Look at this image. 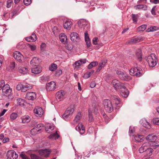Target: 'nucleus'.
I'll use <instances>...</instances> for the list:
<instances>
[{
  "mask_svg": "<svg viewBox=\"0 0 159 159\" xmlns=\"http://www.w3.org/2000/svg\"><path fill=\"white\" fill-rule=\"evenodd\" d=\"M12 90L10 88L8 84H5L2 89V92L3 95L8 97L10 100H11L14 98L13 96L11 94Z\"/></svg>",
  "mask_w": 159,
  "mask_h": 159,
  "instance_id": "nucleus-1",
  "label": "nucleus"
},
{
  "mask_svg": "<svg viewBox=\"0 0 159 159\" xmlns=\"http://www.w3.org/2000/svg\"><path fill=\"white\" fill-rule=\"evenodd\" d=\"M147 61L149 66L153 67L155 66L157 64V57L155 54H151L148 56Z\"/></svg>",
  "mask_w": 159,
  "mask_h": 159,
  "instance_id": "nucleus-2",
  "label": "nucleus"
},
{
  "mask_svg": "<svg viewBox=\"0 0 159 159\" xmlns=\"http://www.w3.org/2000/svg\"><path fill=\"white\" fill-rule=\"evenodd\" d=\"M32 88V85L28 84H23L21 83H19L16 87V89L17 90H21L22 92H25Z\"/></svg>",
  "mask_w": 159,
  "mask_h": 159,
  "instance_id": "nucleus-3",
  "label": "nucleus"
},
{
  "mask_svg": "<svg viewBox=\"0 0 159 159\" xmlns=\"http://www.w3.org/2000/svg\"><path fill=\"white\" fill-rule=\"evenodd\" d=\"M130 75L139 77L141 75L142 73V69L139 67H133L130 69L129 70Z\"/></svg>",
  "mask_w": 159,
  "mask_h": 159,
  "instance_id": "nucleus-4",
  "label": "nucleus"
},
{
  "mask_svg": "<svg viewBox=\"0 0 159 159\" xmlns=\"http://www.w3.org/2000/svg\"><path fill=\"white\" fill-rule=\"evenodd\" d=\"M103 104L104 109L107 112H111L113 111V107L111 102L110 100L108 99L104 100Z\"/></svg>",
  "mask_w": 159,
  "mask_h": 159,
  "instance_id": "nucleus-5",
  "label": "nucleus"
},
{
  "mask_svg": "<svg viewBox=\"0 0 159 159\" xmlns=\"http://www.w3.org/2000/svg\"><path fill=\"white\" fill-rule=\"evenodd\" d=\"M75 111L74 107L73 106L71 105L69 107L63 115V118L66 120L68 116L71 115Z\"/></svg>",
  "mask_w": 159,
  "mask_h": 159,
  "instance_id": "nucleus-6",
  "label": "nucleus"
},
{
  "mask_svg": "<svg viewBox=\"0 0 159 159\" xmlns=\"http://www.w3.org/2000/svg\"><path fill=\"white\" fill-rule=\"evenodd\" d=\"M116 73L118 75L119 77L121 80L128 81L131 79L130 76L126 73H124L120 70H117L116 71Z\"/></svg>",
  "mask_w": 159,
  "mask_h": 159,
  "instance_id": "nucleus-7",
  "label": "nucleus"
},
{
  "mask_svg": "<svg viewBox=\"0 0 159 159\" xmlns=\"http://www.w3.org/2000/svg\"><path fill=\"white\" fill-rule=\"evenodd\" d=\"M66 92L62 90H60L56 94V98L59 101L63 100L66 98Z\"/></svg>",
  "mask_w": 159,
  "mask_h": 159,
  "instance_id": "nucleus-8",
  "label": "nucleus"
},
{
  "mask_svg": "<svg viewBox=\"0 0 159 159\" xmlns=\"http://www.w3.org/2000/svg\"><path fill=\"white\" fill-rule=\"evenodd\" d=\"M112 101L114 103L115 106V108L119 109L122 105V104L120 102V99L118 97L116 96H113L112 98Z\"/></svg>",
  "mask_w": 159,
  "mask_h": 159,
  "instance_id": "nucleus-9",
  "label": "nucleus"
},
{
  "mask_svg": "<svg viewBox=\"0 0 159 159\" xmlns=\"http://www.w3.org/2000/svg\"><path fill=\"white\" fill-rule=\"evenodd\" d=\"M7 155V159H16L18 157V155L13 150L8 151Z\"/></svg>",
  "mask_w": 159,
  "mask_h": 159,
  "instance_id": "nucleus-10",
  "label": "nucleus"
},
{
  "mask_svg": "<svg viewBox=\"0 0 159 159\" xmlns=\"http://www.w3.org/2000/svg\"><path fill=\"white\" fill-rule=\"evenodd\" d=\"M111 84L116 90L120 89L121 87H123V84L116 79L113 80Z\"/></svg>",
  "mask_w": 159,
  "mask_h": 159,
  "instance_id": "nucleus-11",
  "label": "nucleus"
},
{
  "mask_svg": "<svg viewBox=\"0 0 159 159\" xmlns=\"http://www.w3.org/2000/svg\"><path fill=\"white\" fill-rule=\"evenodd\" d=\"M51 151L48 149L39 150L38 152L42 157H47L51 153Z\"/></svg>",
  "mask_w": 159,
  "mask_h": 159,
  "instance_id": "nucleus-12",
  "label": "nucleus"
},
{
  "mask_svg": "<svg viewBox=\"0 0 159 159\" xmlns=\"http://www.w3.org/2000/svg\"><path fill=\"white\" fill-rule=\"evenodd\" d=\"M14 58L19 62L21 61L23 59L24 57L21 53L18 51L14 52L13 54Z\"/></svg>",
  "mask_w": 159,
  "mask_h": 159,
  "instance_id": "nucleus-13",
  "label": "nucleus"
},
{
  "mask_svg": "<svg viewBox=\"0 0 159 159\" xmlns=\"http://www.w3.org/2000/svg\"><path fill=\"white\" fill-rule=\"evenodd\" d=\"M46 89L47 91H53L56 88V85L54 82H51L46 84Z\"/></svg>",
  "mask_w": 159,
  "mask_h": 159,
  "instance_id": "nucleus-14",
  "label": "nucleus"
},
{
  "mask_svg": "<svg viewBox=\"0 0 159 159\" xmlns=\"http://www.w3.org/2000/svg\"><path fill=\"white\" fill-rule=\"evenodd\" d=\"M54 129V126L52 124H48L45 125V130L47 133L51 134Z\"/></svg>",
  "mask_w": 159,
  "mask_h": 159,
  "instance_id": "nucleus-15",
  "label": "nucleus"
},
{
  "mask_svg": "<svg viewBox=\"0 0 159 159\" xmlns=\"http://www.w3.org/2000/svg\"><path fill=\"white\" fill-rule=\"evenodd\" d=\"M34 112L36 116H41L43 114V111L41 107H37L34 110Z\"/></svg>",
  "mask_w": 159,
  "mask_h": 159,
  "instance_id": "nucleus-16",
  "label": "nucleus"
},
{
  "mask_svg": "<svg viewBox=\"0 0 159 159\" xmlns=\"http://www.w3.org/2000/svg\"><path fill=\"white\" fill-rule=\"evenodd\" d=\"M70 38L71 40L73 42H78L79 41L80 38L79 35L76 32H73L71 33L70 35Z\"/></svg>",
  "mask_w": 159,
  "mask_h": 159,
  "instance_id": "nucleus-17",
  "label": "nucleus"
},
{
  "mask_svg": "<svg viewBox=\"0 0 159 159\" xmlns=\"http://www.w3.org/2000/svg\"><path fill=\"white\" fill-rule=\"evenodd\" d=\"M149 143L148 142H146L143 143L142 146L139 148V152L140 153H142L145 152L146 149L149 147Z\"/></svg>",
  "mask_w": 159,
  "mask_h": 159,
  "instance_id": "nucleus-18",
  "label": "nucleus"
},
{
  "mask_svg": "<svg viewBox=\"0 0 159 159\" xmlns=\"http://www.w3.org/2000/svg\"><path fill=\"white\" fill-rule=\"evenodd\" d=\"M35 93L33 92H28L26 95V98L29 100H34L36 98Z\"/></svg>",
  "mask_w": 159,
  "mask_h": 159,
  "instance_id": "nucleus-19",
  "label": "nucleus"
},
{
  "mask_svg": "<svg viewBox=\"0 0 159 159\" xmlns=\"http://www.w3.org/2000/svg\"><path fill=\"white\" fill-rule=\"evenodd\" d=\"M75 129L79 131L81 134H84L85 131L84 127L81 123L79 124L75 128Z\"/></svg>",
  "mask_w": 159,
  "mask_h": 159,
  "instance_id": "nucleus-20",
  "label": "nucleus"
},
{
  "mask_svg": "<svg viewBox=\"0 0 159 159\" xmlns=\"http://www.w3.org/2000/svg\"><path fill=\"white\" fill-rule=\"evenodd\" d=\"M120 89H121L120 93L121 96L124 98H127L129 95V92L128 90L124 85H123V87H121V88Z\"/></svg>",
  "mask_w": 159,
  "mask_h": 159,
  "instance_id": "nucleus-21",
  "label": "nucleus"
},
{
  "mask_svg": "<svg viewBox=\"0 0 159 159\" xmlns=\"http://www.w3.org/2000/svg\"><path fill=\"white\" fill-rule=\"evenodd\" d=\"M134 140L137 142H141L143 141L144 139L143 136L142 135L135 134L134 135Z\"/></svg>",
  "mask_w": 159,
  "mask_h": 159,
  "instance_id": "nucleus-22",
  "label": "nucleus"
},
{
  "mask_svg": "<svg viewBox=\"0 0 159 159\" xmlns=\"http://www.w3.org/2000/svg\"><path fill=\"white\" fill-rule=\"evenodd\" d=\"M72 22L70 20H66L63 24L64 28L68 30H70L71 28Z\"/></svg>",
  "mask_w": 159,
  "mask_h": 159,
  "instance_id": "nucleus-23",
  "label": "nucleus"
},
{
  "mask_svg": "<svg viewBox=\"0 0 159 159\" xmlns=\"http://www.w3.org/2000/svg\"><path fill=\"white\" fill-rule=\"evenodd\" d=\"M59 39L61 41L64 43L67 42V39L66 35L64 33H61L59 35Z\"/></svg>",
  "mask_w": 159,
  "mask_h": 159,
  "instance_id": "nucleus-24",
  "label": "nucleus"
},
{
  "mask_svg": "<svg viewBox=\"0 0 159 159\" xmlns=\"http://www.w3.org/2000/svg\"><path fill=\"white\" fill-rule=\"evenodd\" d=\"M157 139V136L153 134H149L146 137V139L149 141L150 142L155 141Z\"/></svg>",
  "mask_w": 159,
  "mask_h": 159,
  "instance_id": "nucleus-25",
  "label": "nucleus"
},
{
  "mask_svg": "<svg viewBox=\"0 0 159 159\" xmlns=\"http://www.w3.org/2000/svg\"><path fill=\"white\" fill-rule=\"evenodd\" d=\"M140 123L143 126L146 128L150 129L151 128V125L145 119H143L140 121Z\"/></svg>",
  "mask_w": 159,
  "mask_h": 159,
  "instance_id": "nucleus-26",
  "label": "nucleus"
},
{
  "mask_svg": "<svg viewBox=\"0 0 159 159\" xmlns=\"http://www.w3.org/2000/svg\"><path fill=\"white\" fill-rule=\"evenodd\" d=\"M87 21L86 20L83 19H81L78 21V24L79 27L82 28L84 25H88V24L87 23Z\"/></svg>",
  "mask_w": 159,
  "mask_h": 159,
  "instance_id": "nucleus-27",
  "label": "nucleus"
},
{
  "mask_svg": "<svg viewBox=\"0 0 159 159\" xmlns=\"http://www.w3.org/2000/svg\"><path fill=\"white\" fill-rule=\"evenodd\" d=\"M26 40L28 42H33L37 40L36 35L34 33L32 34L31 36L26 38Z\"/></svg>",
  "mask_w": 159,
  "mask_h": 159,
  "instance_id": "nucleus-28",
  "label": "nucleus"
},
{
  "mask_svg": "<svg viewBox=\"0 0 159 159\" xmlns=\"http://www.w3.org/2000/svg\"><path fill=\"white\" fill-rule=\"evenodd\" d=\"M85 41L87 47L89 48L90 46V41L88 34L85 32L84 33Z\"/></svg>",
  "mask_w": 159,
  "mask_h": 159,
  "instance_id": "nucleus-29",
  "label": "nucleus"
},
{
  "mask_svg": "<svg viewBox=\"0 0 159 159\" xmlns=\"http://www.w3.org/2000/svg\"><path fill=\"white\" fill-rule=\"evenodd\" d=\"M136 10L142 9L143 10H146L147 9V7L145 4H139L134 7Z\"/></svg>",
  "mask_w": 159,
  "mask_h": 159,
  "instance_id": "nucleus-30",
  "label": "nucleus"
},
{
  "mask_svg": "<svg viewBox=\"0 0 159 159\" xmlns=\"http://www.w3.org/2000/svg\"><path fill=\"white\" fill-rule=\"evenodd\" d=\"M22 123L24 124L27 123L29 122L30 120V117L28 116H24L21 117Z\"/></svg>",
  "mask_w": 159,
  "mask_h": 159,
  "instance_id": "nucleus-31",
  "label": "nucleus"
},
{
  "mask_svg": "<svg viewBox=\"0 0 159 159\" xmlns=\"http://www.w3.org/2000/svg\"><path fill=\"white\" fill-rule=\"evenodd\" d=\"M140 39L139 38L134 37L129 41V44H134L140 42Z\"/></svg>",
  "mask_w": 159,
  "mask_h": 159,
  "instance_id": "nucleus-32",
  "label": "nucleus"
},
{
  "mask_svg": "<svg viewBox=\"0 0 159 159\" xmlns=\"http://www.w3.org/2000/svg\"><path fill=\"white\" fill-rule=\"evenodd\" d=\"M136 56L139 61H141L142 59V53L141 50L139 49H138L136 51Z\"/></svg>",
  "mask_w": 159,
  "mask_h": 159,
  "instance_id": "nucleus-33",
  "label": "nucleus"
},
{
  "mask_svg": "<svg viewBox=\"0 0 159 159\" xmlns=\"http://www.w3.org/2000/svg\"><path fill=\"white\" fill-rule=\"evenodd\" d=\"M17 104L21 107H24L26 103V101L23 99L19 98L17 100Z\"/></svg>",
  "mask_w": 159,
  "mask_h": 159,
  "instance_id": "nucleus-34",
  "label": "nucleus"
},
{
  "mask_svg": "<svg viewBox=\"0 0 159 159\" xmlns=\"http://www.w3.org/2000/svg\"><path fill=\"white\" fill-rule=\"evenodd\" d=\"M106 62L105 61H102L99 63L98 67L97 70V71L99 72L102 68V67H104L105 66Z\"/></svg>",
  "mask_w": 159,
  "mask_h": 159,
  "instance_id": "nucleus-35",
  "label": "nucleus"
},
{
  "mask_svg": "<svg viewBox=\"0 0 159 159\" xmlns=\"http://www.w3.org/2000/svg\"><path fill=\"white\" fill-rule=\"evenodd\" d=\"M39 61L37 57H34L30 61V64L33 66H36V64H38Z\"/></svg>",
  "mask_w": 159,
  "mask_h": 159,
  "instance_id": "nucleus-36",
  "label": "nucleus"
},
{
  "mask_svg": "<svg viewBox=\"0 0 159 159\" xmlns=\"http://www.w3.org/2000/svg\"><path fill=\"white\" fill-rule=\"evenodd\" d=\"M41 69L39 67H36L33 68L31 69L32 72L35 74H38L41 72Z\"/></svg>",
  "mask_w": 159,
  "mask_h": 159,
  "instance_id": "nucleus-37",
  "label": "nucleus"
},
{
  "mask_svg": "<svg viewBox=\"0 0 159 159\" xmlns=\"http://www.w3.org/2000/svg\"><path fill=\"white\" fill-rule=\"evenodd\" d=\"M19 71L21 74H25L28 72L29 70L26 67H21L19 69Z\"/></svg>",
  "mask_w": 159,
  "mask_h": 159,
  "instance_id": "nucleus-38",
  "label": "nucleus"
},
{
  "mask_svg": "<svg viewBox=\"0 0 159 159\" xmlns=\"http://www.w3.org/2000/svg\"><path fill=\"white\" fill-rule=\"evenodd\" d=\"M82 115L81 112H78L75 116L74 119V122L75 123L78 122L79 121L81 118Z\"/></svg>",
  "mask_w": 159,
  "mask_h": 159,
  "instance_id": "nucleus-39",
  "label": "nucleus"
},
{
  "mask_svg": "<svg viewBox=\"0 0 159 159\" xmlns=\"http://www.w3.org/2000/svg\"><path fill=\"white\" fill-rule=\"evenodd\" d=\"M59 135L57 133V131H56L55 133L50 134L49 136V138L50 139H56L59 138Z\"/></svg>",
  "mask_w": 159,
  "mask_h": 159,
  "instance_id": "nucleus-40",
  "label": "nucleus"
},
{
  "mask_svg": "<svg viewBox=\"0 0 159 159\" xmlns=\"http://www.w3.org/2000/svg\"><path fill=\"white\" fill-rule=\"evenodd\" d=\"M153 151V150L152 148H149V147H148V149H146L145 153H146L147 156H150L152 155Z\"/></svg>",
  "mask_w": 159,
  "mask_h": 159,
  "instance_id": "nucleus-41",
  "label": "nucleus"
},
{
  "mask_svg": "<svg viewBox=\"0 0 159 159\" xmlns=\"http://www.w3.org/2000/svg\"><path fill=\"white\" fill-rule=\"evenodd\" d=\"M57 68V65L54 63L51 64L49 67V70L52 71H54Z\"/></svg>",
  "mask_w": 159,
  "mask_h": 159,
  "instance_id": "nucleus-42",
  "label": "nucleus"
},
{
  "mask_svg": "<svg viewBox=\"0 0 159 159\" xmlns=\"http://www.w3.org/2000/svg\"><path fill=\"white\" fill-rule=\"evenodd\" d=\"M94 70H92L90 72L84 74L83 77L85 79L88 78L94 73Z\"/></svg>",
  "mask_w": 159,
  "mask_h": 159,
  "instance_id": "nucleus-43",
  "label": "nucleus"
},
{
  "mask_svg": "<svg viewBox=\"0 0 159 159\" xmlns=\"http://www.w3.org/2000/svg\"><path fill=\"white\" fill-rule=\"evenodd\" d=\"M18 116V115L16 113L13 112L12 113L10 116V118L12 120H14L16 119Z\"/></svg>",
  "mask_w": 159,
  "mask_h": 159,
  "instance_id": "nucleus-44",
  "label": "nucleus"
},
{
  "mask_svg": "<svg viewBox=\"0 0 159 159\" xmlns=\"http://www.w3.org/2000/svg\"><path fill=\"white\" fill-rule=\"evenodd\" d=\"M152 143L150 144L149 145H150L152 147H153L154 148H156L159 146V143L158 142H152Z\"/></svg>",
  "mask_w": 159,
  "mask_h": 159,
  "instance_id": "nucleus-45",
  "label": "nucleus"
},
{
  "mask_svg": "<svg viewBox=\"0 0 159 159\" xmlns=\"http://www.w3.org/2000/svg\"><path fill=\"white\" fill-rule=\"evenodd\" d=\"M39 132V130L35 127L32 129L30 131V133L32 135H35Z\"/></svg>",
  "mask_w": 159,
  "mask_h": 159,
  "instance_id": "nucleus-46",
  "label": "nucleus"
},
{
  "mask_svg": "<svg viewBox=\"0 0 159 159\" xmlns=\"http://www.w3.org/2000/svg\"><path fill=\"white\" fill-rule=\"evenodd\" d=\"M131 17L134 22L136 23L137 22V19L138 17L137 14L135 15L132 14L131 15Z\"/></svg>",
  "mask_w": 159,
  "mask_h": 159,
  "instance_id": "nucleus-47",
  "label": "nucleus"
},
{
  "mask_svg": "<svg viewBox=\"0 0 159 159\" xmlns=\"http://www.w3.org/2000/svg\"><path fill=\"white\" fill-rule=\"evenodd\" d=\"M44 125L42 124H38L37 126L35 127V128H36L37 129L39 130V132L42 129Z\"/></svg>",
  "mask_w": 159,
  "mask_h": 159,
  "instance_id": "nucleus-48",
  "label": "nucleus"
},
{
  "mask_svg": "<svg viewBox=\"0 0 159 159\" xmlns=\"http://www.w3.org/2000/svg\"><path fill=\"white\" fill-rule=\"evenodd\" d=\"M89 121L90 122L93 121L94 119L91 114V112L89 110Z\"/></svg>",
  "mask_w": 159,
  "mask_h": 159,
  "instance_id": "nucleus-49",
  "label": "nucleus"
},
{
  "mask_svg": "<svg viewBox=\"0 0 159 159\" xmlns=\"http://www.w3.org/2000/svg\"><path fill=\"white\" fill-rule=\"evenodd\" d=\"M147 28V25H143L138 27V29L139 31H144Z\"/></svg>",
  "mask_w": 159,
  "mask_h": 159,
  "instance_id": "nucleus-50",
  "label": "nucleus"
},
{
  "mask_svg": "<svg viewBox=\"0 0 159 159\" xmlns=\"http://www.w3.org/2000/svg\"><path fill=\"white\" fill-rule=\"evenodd\" d=\"M20 156L22 159H30V158H29L28 156L23 153H21L20 154Z\"/></svg>",
  "mask_w": 159,
  "mask_h": 159,
  "instance_id": "nucleus-51",
  "label": "nucleus"
},
{
  "mask_svg": "<svg viewBox=\"0 0 159 159\" xmlns=\"http://www.w3.org/2000/svg\"><path fill=\"white\" fill-rule=\"evenodd\" d=\"M46 45V44L44 43H43L41 44L40 46V50L41 53L43 52L44 51Z\"/></svg>",
  "mask_w": 159,
  "mask_h": 159,
  "instance_id": "nucleus-52",
  "label": "nucleus"
},
{
  "mask_svg": "<svg viewBox=\"0 0 159 159\" xmlns=\"http://www.w3.org/2000/svg\"><path fill=\"white\" fill-rule=\"evenodd\" d=\"M153 123L156 125H159V118H155L153 119Z\"/></svg>",
  "mask_w": 159,
  "mask_h": 159,
  "instance_id": "nucleus-53",
  "label": "nucleus"
},
{
  "mask_svg": "<svg viewBox=\"0 0 159 159\" xmlns=\"http://www.w3.org/2000/svg\"><path fill=\"white\" fill-rule=\"evenodd\" d=\"M5 85V82L3 80H1L0 81V90L1 89L2 90L3 88Z\"/></svg>",
  "mask_w": 159,
  "mask_h": 159,
  "instance_id": "nucleus-54",
  "label": "nucleus"
},
{
  "mask_svg": "<svg viewBox=\"0 0 159 159\" xmlns=\"http://www.w3.org/2000/svg\"><path fill=\"white\" fill-rule=\"evenodd\" d=\"M66 48L67 49L70 50L72 49L73 46L71 44H68L66 45Z\"/></svg>",
  "mask_w": 159,
  "mask_h": 159,
  "instance_id": "nucleus-55",
  "label": "nucleus"
},
{
  "mask_svg": "<svg viewBox=\"0 0 159 159\" xmlns=\"http://www.w3.org/2000/svg\"><path fill=\"white\" fill-rule=\"evenodd\" d=\"M12 2V1L11 0H8V1H7V7L8 8L11 7Z\"/></svg>",
  "mask_w": 159,
  "mask_h": 159,
  "instance_id": "nucleus-56",
  "label": "nucleus"
},
{
  "mask_svg": "<svg viewBox=\"0 0 159 159\" xmlns=\"http://www.w3.org/2000/svg\"><path fill=\"white\" fill-rule=\"evenodd\" d=\"M31 2V0H24V3L26 6L30 5Z\"/></svg>",
  "mask_w": 159,
  "mask_h": 159,
  "instance_id": "nucleus-57",
  "label": "nucleus"
},
{
  "mask_svg": "<svg viewBox=\"0 0 159 159\" xmlns=\"http://www.w3.org/2000/svg\"><path fill=\"white\" fill-rule=\"evenodd\" d=\"M82 65L81 61H78L76 62H75L74 65L75 67H79L81 65Z\"/></svg>",
  "mask_w": 159,
  "mask_h": 159,
  "instance_id": "nucleus-58",
  "label": "nucleus"
},
{
  "mask_svg": "<svg viewBox=\"0 0 159 159\" xmlns=\"http://www.w3.org/2000/svg\"><path fill=\"white\" fill-rule=\"evenodd\" d=\"M155 28H156V27L155 26L150 27V28H149L148 29H147V32L153 31L156 30L155 29Z\"/></svg>",
  "mask_w": 159,
  "mask_h": 159,
  "instance_id": "nucleus-59",
  "label": "nucleus"
},
{
  "mask_svg": "<svg viewBox=\"0 0 159 159\" xmlns=\"http://www.w3.org/2000/svg\"><path fill=\"white\" fill-rule=\"evenodd\" d=\"M134 132V130L133 129H131L130 127L129 131V133L130 136H134V135H133V134Z\"/></svg>",
  "mask_w": 159,
  "mask_h": 159,
  "instance_id": "nucleus-60",
  "label": "nucleus"
},
{
  "mask_svg": "<svg viewBox=\"0 0 159 159\" xmlns=\"http://www.w3.org/2000/svg\"><path fill=\"white\" fill-rule=\"evenodd\" d=\"M10 66L11 70L14 68L15 67V63L14 62H12L10 64Z\"/></svg>",
  "mask_w": 159,
  "mask_h": 159,
  "instance_id": "nucleus-61",
  "label": "nucleus"
},
{
  "mask_svg": "<svg viewBox=\"0 0 159 159\" xmlns=\"http://www.w3.org/2000/svg\"><path fill=\"white\" fill-rule=\"evenodd\" d=\"M156 7H154L151 10V13L153 15H155L156 14L155 12V9H156Z\"/></svg>",
  "mask_w": 159,
  "mask_h": 159,
  "instance_id": "nucleus-62",
  "label": "nucleus"
},
{
  "mask_svg": "<svg viewBox=\"0 0 159 159\" xmlns=\"http://www.w3.org/2000/svg\"><path fill=\"white\" fill-rule=\"evenodd\" d=\"M151 2L157 4L159 3V0H150Z\"/></svg>",
  "mask_w": 159,
  "mask_h": 159,
  "instance_id": "nucleus-63",
  "label": "nucleus"
},
{
  "mask_svg": "<svg viewBox=\"0 0 159 159\" xmlns=\"http://www.w3.org/2000/svg\"><path fill=\"white\" fill-rule=\"evenodd\" d=\"M98 40V38H95L93 39V44L94 45H96L97 44V41Z\"/></svg>",
  "mask_w": 159,
  "mask_h": 159,
  "instance_id": "nucleus-64",
  "label": "nucleus"
}]
</instances>
